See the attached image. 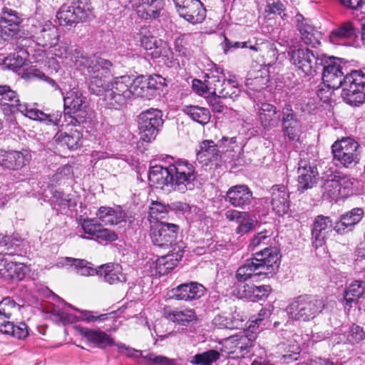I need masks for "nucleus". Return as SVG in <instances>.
Segmentation results:
<instances>
[{"label":"nucleus","mask_w":365,"mask_h":365,"mask_svg":"<svg viewBox=\"0 0 365 365\" xmlns=\"http://www.w3.org/2000/svg\"><path fill=\"white\" fill-rule=\"evenodd\" d=\"M177 12L188 22L195 24L202 22L206 9L200 0H173Z\"/></svg>","instance_id":"6ab92c4d"},{"label":"nucleus","mask_w":365,"mask_h":365,"mask_svg":"<svg viewBox=\"0 0 365 365\" xmlns=\"http://www.w3.org/2000/svg\"><path fill=\"white\" fill-rule=\"evenodd\" d=\"M252 51L262 53V57L264 58V63L265 64L270 65L277 59V48L273 43L269 42L262 41L259 43L255 41Z\"/></svg>","instance_id":"79ce46f5"},{"label":"nucleus","mask_w":365,"mask_h":365,"mask_svg":"<svg viewBox=\"0 0 365 365\" xmlns=\"http://www.w3.org/2000/svg\"><path fill=\"white\" fill-rule=\"evenodd\" d=\"M255 46V41L252 40H248L247 41H231L228 40L227 38H225L224 44H223V48L225 53L227 51L232 48H249L250 49L252 50V47Z\"/></svg>","instance_id":"bf43d9fd"},{"label":"nucleus","mask_w":365,"mask_h":365,"mask_svg":"<svg viewBox=\"0 0 365 365\" xmlns=\"http://www.w3.org/2000/svg\"><path fill=\"white\" fill-rule=\"evenodd\" d=\"M21 22L22 18L16 11L3 7L0 19V35L2 37L14 36L19 31Z\"/></svg>","instance_id":"b1692460"},{"label":"nucleus","mask_w":365,"mask_h":365,"mask_svg":"<svg viewBox=\"0 0 365 365\" xmlns=\"http://www.w3.org/2000/svg\"><path fill=\"white\" fill-rule=\"evenodd\" d=\"M365 339V331L359 326L353 324L348 335V340L351 343H358Z\"/></svg>","instance_id":"13d9d810"},{"label":"nucleus","mask_w":365,"mask_h":365,"mask_svg":"<svg viewBox=\"0 0 365 365\" xmlns=\"http://www.w3.org/2000/svg\"><path fill=\"white\" fill-rule=\"evenodd\" d=\"M190 34H182L177 37L174 41V50L178 56L190 59L192 56V51L188 46Z\"/></svg>","instance_id":"8fccbe9b"},{"label":"nucleus","mask_w":365,"mask_h":365,"mask_svg":"<svg viewBox=\"0 0 365 365\" xmlns=\"http://www.w3.org/2000/svg\"><path fill=\"white\" fill-rule=\"evenodd\" d=\"M172 174L170 170V165L164 168L161 165L152 166L148 173V180L150 182L158 187H163L165 185H170L172 186Z\"/></svg>","instance_id":"4c0bfd02"},{"label":"nucleus","mask_w":365,"mask_h":365,"mask_svg":"<svg viewBox=\"0 0 365 365\" xmlns=\"http://www.w3.org/2000/svg\"><path fill=\"white\" fill-rule=\"evenodd\" d=\"M341 87V98L347 104L359 106L365 102V74L361 71L346 74Z\"/></svg>","instance_id":"0eeeda50"},{"label":"nucleus","mask_w":365,"mask_h":365,"mask_svg":"<svg viewBox=\"0 0 365 365\" xmlns=\"http://www.w3.org/2000/svg\"><path fill=\"white\" fill-rule=\"evenodd\" d=\"M20 306L11 297H6L0 302V315L9 318L14 310L19 309Z\"/></svg>","instance_id":"5fc2aeb1"},{"label":"nucleus","mask_w":365,"mask_h":365,"mask_svg":"<svg viewBox=\"0 0 365 365\" xmlns=\"http://www.w3.org/2000/svg\"><path fill=\"white\" fill-rule=\"evenodd\" d=\"M143 365H173V359L153 352L144 351L141 354Z\"/></svg>","instance_id":"603ef678"},{"label":"nucleus","mask_w":365,"mask_h":365,"mask_svg":"<svg viewBox=\"0 0 365 365\" xmlns=\"http://www.w3.org/2000/svg\"><path fill=\"white\" fill-rule=\"evenodd\" d=\"M276 107L269 103H262L259 109V119L264 128L270 129L277 125L279 116Z\"/></svg>","instance_id":"a19ab883"},{"label":"nucleus","mask_w":365,"mask_h":365,"mask_svg":"<svg viewBox=\"0 0 365 365\" xmlns=\"http://www.w3.org/2000/svg\"><path fill=\"white\" fill-rule=\"evenodd\" d=\"M318 171L306 160H301L298 168V189L304 191L312 188L317 182Z\"/></svg>","instance_id":"c756f323"},{"label":"nucleus","mask_w":365,"mask_h":365,"mask_svg":"<svg viewBox=\"0 0 365 365\" xmlns=\"http://www.w3.org/2000/svg\"><path fill=\"white\" fill-rule=\"evenodd\" d=\"M269 81V72L268 68L260 65L248 72L245 85L251 91L260 92L267 87Z\"/></svg>","instance_id":"bb28decb"},{"label":"nucleus","mask_w":365,"mask_h":365,"mask_svg":"<svg viewBox=\"0 0 365 365\" xmlns=\"http://www.w3.org/2000/svg\"><path fill=\"white\" fill-rule=\"evenodd\" d=\"M31 155L29 150L5 151L0 150V165L13 170L21 169L29 163Z\"/></svg>","instance_id":"5701e85b"},{"label":"nucleus","mask_w":365,"mask_h":365,"mask_svg":"<svg viewBox=\"0 0 365 365\" xmlns=\"http://www.w3.org/2000/svg\"><path fill=\"white\" fill-rule=\"evenodd\" d=\"M101 224L98 223L96 219L86 218L81 220V226L86 234L95 236Z\"/></svg>","instance_id":"4d7b16f0"},{"label":"nucleus","mask_w":365,"mask_h":365,"mask_svg":"<svg viewBox=\"0 0 365 365\" xmlns=\"http://www.w3.org/2000/svg\"><path fill=\"white\" fill-rule=\"evenodd\" d=\"M220 358V353L215 349H210L191 356L189 362L192 365H212Z\"/></svg>","instance_id":"a18cd8bd"},{"label":"nucleus","mask_w":365,"mask_h":365,"mask_svg":"<svg viewBox=\"0 0 365 365\" xmlns=\"http://www.w3.org/2000/svg\"><path fill=\"white\" fill-rule=\"evenodd\" d=\"M354 35V29L352 24L346 22L340 27L331 31L330 41L334 44H340L341 40L347 39Z\"/></svg>","instance_id":"09e8293b"},{"label":"nucleus","mask_w":365,"mask_h":365,"mask_svg":"<svg viewBox=\"0 0 365 365\" xmlns=\"http://www.w3.org/2000/svg\"><path fill=\"white\" fill-rule=\"evenodd\" d=\"M58 266L60 267H74L76 272H93L96 274H110L113 272L114 274L120 272L121 267L118 264L107 263L93 267V264L86 259L73 258V257H63L59 259Z\"/></svg>","instance_id":"aec40b11"},{"label":"nucleus","mask_w":365,"mask_h":365,"mask_svg":"<svg viewBox=\"0 0 365 365\" xmlns=\"http://www.w3.org/2000/svg\"><path fill=\"white\" fill-rule=\"evenodd\" d=\"M183 112L192 120L205 125L210 120V113L207 108L197 106H188L183 108Z\"/></svg>","instance_id":"c03bdc74"},{"label":"nucleus","mask_w":365,"mask_h":365,"mask_svg":"<svg viewBox=\"0 0 365 365\" xmlns=\"http://www.w3.org/2000/svg\"><path fill=\"white\" fill-rule=\"evenodd\" d=\"M277 349L281 355V360L284 363H290L297 360V355L300 352V347L297 344H288L281 343L277 345Z\"/></svg>","instance_id":"3c124183"},{"label":"nucleus","mask_w":365,"mask_h":365,"mask_svg":"<svg viewBox=\"0 0 365 365\" xmlns=\"http://www.w3.org/2000/svg\"><path fill=\"white\" fill-rule=\"evenodd\" d=\"M364 211L361 208H354L340 217V220L334 226V230L339 234H344L351 230L362 218Z\"/></svg>","instance_id":"473e14b6"},{"label":"nucleus","mask_w":365,"mask_h":365,"mask_svg":"<svg viewBox=\"0 0 365 365\" xmlns=\"http://www.w3.org/2000/svg\"><path fill=\"white\" fill-rule=\"evenodd\" d=\"M322 185V197L327 200H336L349 188L350 180L340 173H331L327 179H323Z\"/></svg>","instance_id":"a211bd4d"},{"label":"nucleus","mask_w":365,"mask_h":365,"mask_svg":"<svg viewBox=\"0 0 365 365\" xmlns=\"http://www.w3.org/2000/svg\"><path fill=\"white\" fill-rule=\"evenodd\" d=\"M205 287L197 282L182 284L173 290V297L178 300L191 301L204 294Z\"/></svg>","instance_id":"7c9ffc66"},{"label":"nucleus","mask_w":365,"mask_h":365,"mask_svg":"<svg viewBox=\"0 0 365 365\" xmlns=\"http://www.w3.org/2000/svg\"><path fill=\"white\" fill-rule=\"evenodd\" d=\"M113 66L110 62L109 66L110 74L103 78L102 82V91L99 93H94L100 96L104 94V101L111 108L119 109L125 106L128 99L131 98L130 88L132 83V76L124 75L115 77L108 85V79L112 76L111 68Z\"/></svg>","instance_id":"7ed1b4c3"},{"label":"nucleus","mask_w":365,"mask_h":365,"mask_svg":"<svg viewBox=\"0 0 365 365\" xmlns=\"http://www.w3.org/2000/svg\"><path fill=\"white\" fill-rule=\"evenodd\" d=\"M51 52L66 64L80 70L86 69L88 76V89L92 93L102 91V82L110 74V61L95 55H88L78 46H70L66 42L57 43Z\"/></svg>","instance_id":"f257e3e1"},{"label":"nucleus","mask_w":365,"mask_h":365,"mask_svg":"<svg viewBox=\"0 0 365 365\" xmlns=\"http://www.w3.org/2000/svg\"><path fill=\"white\" fill-rule=\"evenodd\" d=\"M281 126L285 138L289 141H299L302 133V123L289 104H286L282 108Z\"/></svg>","instance_id":"412c9836"},{"label":"nucleus","mask_w":365,"mask_h":365,"mask_svg":"<svg viewBox=\"0 0 365 365\" xmlns=\"http://www.w3.org/2000/svg\"><path fill=\"white\" fill-rule=\"evenodd\" d=\"M172 187L180 193L192 191L196 186L197 173L195 167L187 160L178 159L170 165Z\"/></svg>","instance_id":"39448f33"},{"label":"nucleus","mask_w":365,"mask_h":365,"mask_svg":"<svg viewBox=\"0 0 365 365\" xmlns=\"http://www.w3.org/2000/svg\"><path fill=\"white\" fill-rule=\"evenodd\" d=\"M163 9L162 0L139 1L136 10L138 15L144 19H155Z\"/></svg>","instance_id":"ea45409f"},{"label":"nucleus","mask_w":365,"mask_h":365,"mask_svg":"<svg viewBox=\"0 0 365 365\" xmlns=\"http://www.w3.org/2000/svg\"><path fill=\"white\" fill-rule=\"evenodd\" d=\"M163 314L166 319L182 326H187L190 322L197 320V316L191 309H171L165 307Z\"/></svg>","instance_id":"f704fd0d"},{"label":"nucleus","mask_w":365,"mask_h":365,"mask_svg":"<svg viewBox=\"0 0 365 365\" xmlns=\"http://www.w3.org/2000/svg\"><path fill=\"white\" fill-rule=\"evenodd\" d=\"M298 26L301 39L306 45L316 47L317 45L320 44L319 40V33L312 26L302 23Z\"/></svg>","instance_id":"49530a36"},{"label":"nucleus","mask_w":365,"mask_h":365,"mask_svg":"<svg viewBox=\"0 0 365 365\" xmlns=\"http://www.w3.org/2000/svg\"><path fill=\"white\" fill-rule=\"evenodd\" d=\"M289 55L292 63L305 75L313 76L318 73L322 56L312 50L300 48L291 51Z\"/></svg>","instance_id":"2eb2a0df"},{"label":"nucleus","mask_w":365,"mask_h":365,"mask_svg":"<svg viewBox=\"0 0 365 365\" xmlns=\"http://www.w3.org/2000/svg\"><path fill=\"white\" fill-rule=\"evenodd\" d=\"M156 82L154 78L143 76L132 77L130 88L131 98L139 97L150 99L155 96L156 91Z\"/></svg>","instance_id":"a878e982"},{"label":"nucleus","mask_w":365,"mask_h":365,"mask_svg":"<svg viewBox=\"0 0 365 365\" xmlns=\"http://www.w3.org/2000/svg\"><path fill=\"white\" fill-rule=\"evenodd\" d=\"M97 218L106 225H118L125 221V214L120 209L101 207L96 212Z\"/></svg>","instance_id":"e433bc0d"},{"label":"nucleus","mask_w":365,"mask_h":365,"mask_svg":"<svg viewBox=\"0 0 365 365\" xmlns=\"http://www.w3.org/2000/svg\"><path fill=\"white\" fill-rule=\"evenodd\" d=\"M63 106L66 113L71 115L76 123L85 122L88 103L86 96L78 88H73L66 93Z\"/></svg>","instance_id":"9b49d317"},{"label":"nucleus","mask_w":365,"mask_h":365,"mask_svg":"<svg viewBox=\"0 0 365 365\" xmlns=\"http://www.w3.org/2000/svg\"><path fill=\"white\" fill-rule=\"evenodd\" d=\"M221 98L222 97H220L219 95L212 94V96H210L207 98L209 105L212 108V111L215 113H221L226 108V106L220 100Z\"/></svg>","instance_id":"680f3d73"},{"label":"nucleus","mask_w":365,"mask_h":365,"mask_svg":"<svg viewBox=\"0 0 365 365\" xmlns=\"http://www.w3.org/2000/svg\"><path fill=\"white\" fill-rule=\"evenodd\" d=\"M95 237L99 240L110 242L115 241L118 239V236L114 232L103 228L102 225H101L100 229L98 230Z\"/></svg>","instance_id":"e2e57ef3"},{"label":"nucleus","mask_w":365,"mask_h":365,"mask_svg":"<svg viewBox=\"0 0 365 365\" xmlns=\"http://www.w3.org/2000/svg\"><path fill=\"white\" fill-rule=\"evenodd\" d=\"M207 86L213 90V94L220 97L230 98L235 101L240 93L237 83L232 79L227 80L225 75L220 69L207 73Z\"/></svg>","instance_id":"9d476101"},{"label":"nucleus","mask_w":365,"mask_h":365,"mask_svg":"<svg viewBox=\"0 0 365 365\" xmlns=\"http://www.w3.org/2000/svg\"><path fill=\"white\" fill-rule=\"evenodd\" d=\"M365 289V283L362 281H355L351 284L344 291V299L347 305L351 307V303L357 300L363 295Z\"/></svg>","instance_id":"de8ad7c7"},{"label":"nucleus","mask_w":365,"mask_h":365,"mask_svg":"<svg viewBox=\"0 0 365 365\" xmlns=\"http://www.w3.org/2000/svg\"><path fill=\"white\" fill-rule=\"evenodd\" d=\"M0 331L18 339H24L29 335L28 327L24 322L15 324L14 322H6L1 325Z\"/></svg>","instance_id":"37998d69"},{"label":"nucleus","mask_w":365,"mask_h":365,"mask_svg":"<svg viewBox=\"0 0 365 365\" xmlns=\"http://www.w3.org/2000/svg\"><path fill=\"white\" fill-rule=\"evenodd\" d=\"M271 242V237L267 235V232H260L257 233L251 240L249 247L252 250L260 248L268 245Z\"/></svg>","instance_id":"6e6d98bb"},{"label":"nucleus","mask_w":365,"mask_h":365,"mask_svg":"<svg viewBox=\"0 0 365 365\" xmlns=\"http://www.w3.org/2000/svg\"><path fill=\"white\" fill-rule=\"evenodd\" d=\"M280 255L276 247H266L255 254V257L249 259L246 262L239 267L237 274H251L261 268H267L269 270L272 268L278 267L280 262Z\"/></svg>","instance_id":"6e6552de"},{"label":"nucleus","mask_w":365,"mask_h":365,"mask_svg":"<svg viewBox=\"0 0 365 365\" xmlns=\"http://www.w3.org/2000/svg\"><path fill=\"white\" fill-rule=\"evenodd\" d=\"M255 340L254 335H248L245 331L240 332L223 339L220 343L222 345L221 351L233 355L232 358H241L250 352Z\"/></svg>","instance_id":"dca6fc26"},{"label":"nucleus","mask_w":365,"mask_h":365,"mask_svg":"<svg viewBox=\"0 0 365 365\" xmlns=\"http://www.w3.org/2000/svg\"><path fill=\"white\" fill-rule=\"evenodd\" d=\"M167 212V207L159 202H152L150 206V215L151 217L158 219L161 214Z\"/></svg>","instance_id":"774afa93"},{"label":"nucleus","mask_w":365,"mask_h":365,"mask_svg":"<svg viewBox=\"0 0 365 365\" xmlns=\"http://www.w3.org/2000/svg\"><path fill=\"white\" fill-rule=\"evenodd\" d=\"M0 105L6 114L19 112L31 120H39L47 125H58L62 116L59 110L46 114L21 103L17 93L6 85H0Z\"/></svg>","instance_id":"f03ea898"},{"label":"nucleus","mask_w":365,"mask_h":365,"mask_svg":"<svg viewBox=\"0 0 365 365\" xmlns=\"http://www.w3.org/2000/svg\"><path fill=\"white\" fill-rule=\"evenodd\" d=\"M30 38L36 43L43 48H51L59 41V32L56 26L51 21L43 23L33 22L29 31Z\"/></svg>","instance_id":"ddd939ff"},{"label":"nucleus","mask_w":365,"mask_h":365,"mask_svg":"<svg viewBox=\"0 0 365 365\" xmlns=\"http://www.w3.org/2000/svg\"><path fill=\"white\" fill-rule=\"evenodd\" d=\"M324 307L322 300L310 295H300L287 307L289 319L295 321L309 322L319 314Z\"/></svg>","instance_id":"20e7f679"},{"label":"nucleus","mask_w":365,"mask_h":365,"mask_svg":"<svg viewBox=\"0 0 365 365\" xmlns=\"http://www.w3.org/2000/svg\"><path fill=\"white\" fill-rule=\"evenodd\" d=\"M82 133L76 130H71L67 132H58L54 136V140L58 145L66 146L68 149L74 150L81 145Z\"/></svg>","instance_id":"58836bf2"},{"label":"nucleus","mask_w":365,"mask_h":365,"mask_svg":"<svg viewBox=\"0 0 365 365\" xmlns=\"http://www.w3.org/2000/svg\"><path fill=\"white\" fill-rule=\"evenodd\" d=\"M135 38L140 41L141 46L148 51L153 58L162 56L169 60V53H171L169 46L166 42L158 39L148 26H140Z\"/></svg>","instance_id":"4468645a"},{"label":"nucleus","mask_w":365,"mask_h":365,"mask_svg":"<svg viewBox=\"0 0 365 365\" xmlns=\"http://www.w3.org/2000/svg\"><path fill=\"white\" fill-rule=\"evenodd\" d=\"M197 159L200 163L207 165L208 163L219 165L221 155L217 145L212 140H204L200 145V150L197 153Z\"/></svg>","instance_id":"2f4dec72"},{"label":"nucleus","mask_w":365,"mask_h":365,"mask_svg":"<svg viewBox=\"0 0 365 365\" xmlns=\"http://www.w3.org/2000/svg\"><path fill=\"white\" fill-rule=\"evenodd\" d=\"M178 230V225L159 222L151 227L150 236L154 245L168 250L176 245Z\"/></svg>","instance_id":"f3484780"},{"label":"nucleus","mask_w":365,"mask_h":365,"mask_svg":"<svg viewBox=\"0 0 365 365\" xmlns=\"http://www.w3.org/2000/svg\"><path fill=\"white\" fill-rule=\"evenodd\" d=\"M255 223L256 219L254 217L250 216L248 220L245 221L242 225H238L236 232L240 235L246 234L254 230Z\"/></svg>","instance_id":"338daca9"},{"label":"nucleus","mask_w":365,"mask_h":365,"mask_svg":"<svg viewBox=\"0 0 365 365\" xmlns=\"http://www.w3.org/2000/svg\"><path fill=\"white\" fill-rule=\"evenodd\" d=\"M76 11L81 14L87 21L93 17V8L90 0H73L71 4Z\"/></svg>","instance_id":"864d4df0"},{"label":"nucleus","mask_w":365,"mask_h":365,"mask_svg":"<svg viewBox=\"0 0 365 365\" xmlns=\"http://www.w3.org/2000/svg\"><path fill=\"white\" fill-rule=\"evenodd\" d=\"M25 53L26 52L24 51H19L16 53H14L13 54H10L6 58V60L9 61L10 65L14 67H21L26 61V58L24 56Z\"/></svg>","instance_id":"052dcab7"},{"label":"nucleus","mask_w":365,"mask_h":365,"mask_svg":"<svg viewBox=\"0 0 365 365\" xmlns=\"http://www.w3.org/2000/svg\"><path fill=\"white\" fill-rule=\"evenodd\" d=\"M318 73L322 72L323 83L327 88L338 89L344 83V73L342 67L334 57L322 55Z\"/></svg>","instance_id":"f8f14e48"},{"label":"nucleus","mask_w":365,"mask_h":365,"mask_svg":"<svg viewBox=\"0 0 365 365\" xmlns=\"http://www.w3.org/2000/svg\"><path fill=\"white\" fill-rule=\"evenodd\" d=\"M56 19L59 25L67 28L74 27L77 24L87 21L71 4H67L61 6L56 14Z\"/></svg>","instance_id":"72a5a7b5"},{"label":"nucleus","mask_w":365,"mask_h":365,"mask_svg":"<svg viewBox=\"0 0 365 365\" xmlns=\"http://www.w3.org/2000/svg\"><path fill=\"white\" fill-rule=\"evenodd\" d=\"M252 275H235L237 282L235 286L239 291H242L245 296L252 294L258 299L267 298L272 291L269 285L256 286L254 284H245V282L251 277Z\"/></svg>","instance_id":"c85d7f7f"},{"label":"nucleus","mask_w":365,"mask_h":365,"mask_svg":"<svg viewBox=\"0 0 365 365\" xmlns=\"http://www.w3.org/2000/svg\"><path fill=\"white\" fill-rule=\"evenodd\" d=\"M271 205L279 216H283L289 211L290 201L289 191L284 185H274L271 189Z\"/></svg>","instance_id":"cd10ccee"},{"label":"nucleus","mask_w":365,"mask_h":365,"mask_svg":"<svg viewBox=\"0 0 365 365\" xmlns=\"http://www.w3.org/2000/svg\"><path fill=\"white\" fill-rule=\"evenodd\" d=\"M67 305L79 312L81 313V316H79L78 318H77V320H81V321H86V322H93V321H96L97 319L98 320H103L105 319V314H101L98 317H95L91 312H89V311H81L79 310L78 309H76L75 307H73L71 304H67Z\"/></svg>","instance_id":"0e129e2a"},{"label":"nucleus","mask_w":365,"mask_h":365,"mask_svg":"<svg viewBox=\"0 0 365 365\" xmlns=\"http://www.w3.org/2000/svg\"><path fill=\"white\" fill-rule=\"evenodd\" d=\"M76 329L88 341L96 344L99 348L103 349L114 344V340L101 330H92L80 326H77Z\"/></svg>","instance_id":"c9c22d12"},{"label":"nucleus","mask_w":365,"mask_h":365,"mask_svg":"<svg viewBox=\"0 0 365 365\" xmlns=\"http://www.w3.org/2000/svg\"><path fill=\"white\" fill-rule=\"evenodd\" d=\"M163 123L161 110L150 108L142 112L138 116V129L140 138L145 142H150L154 140Z\"/></svg>","instance_id":"1a4fd4ad"},{"label":"nucleus","mask_w":365,"mask_h":365,"mask_svg":"<svg viewBox=\"0 0 365 365\" xmlns=\"http://www.w3.org/2000/svg\"><path fill=\"white\" fill-rule=\"evenodd\" d=\"M285 10V6L280 0H270L267 5L266 11L269 14L280 15Z\"/></svg>","instance_id":"69168bd1"},{"label":"nucleus","mask_w":365,"mask_h":365,"mask_svg":"<svg viewBox=\"0 0 365 365\" xmlns=\"http://www.w3.org/2000/svg\"><path fill=\"white\" fill-rule=\"evenodd\" d=\"M224 199L235 207L245 209L252 203L253 196L248 186L237 185L227 190Z\"/></svg>","instance_id":"4be33fe9"},{"label":"nucleus","mask_w":365,"mask_h":365,"mask_svg":"<svg viewBox=\"0 0 365 365\" xmlns=\"http://www.w3.org/2000/svg\"><path fill=\"white\" fill-rule=\"evenodd\" d=\"M333 160L337 166L354 168L360 161V145L351 138H344L334 143L331 146Z\"/></svg>","instance_id":"423d86ee"},{"label":"nucleus","mask_w":365,"mask_h":365,"mask_svg":"<svg viewBox=\"0 0 365 365\" xmlns=\"http://www.w3.org/2000/svg\"><path fill=\"white\" fill-rule=\"evenodd\" d=\"M334 228L329 217L318 215L315 217L312 229V241L316 248L322 247Z\"/></svg>","instance_id":"393cba45"}]
</instances>
